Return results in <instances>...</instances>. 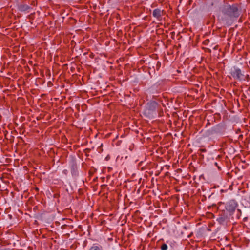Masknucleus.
Here are the masks:
<instances>
[{
  "instance_id": "f257e3e1",
  "label": "nucleus",
  "mask_w": 250,
  "mask_h": 250,
  "mask_svg": "<svg viewBox=\"0 0 250 250\" xmlns=\"http://www.w3.org/2000/svg\"><path fill=\"white\" fill-rule=\"evenodd\" d=\"M221 12L222 15L220 14L219 18L226 22L229 20L232 21L234 18L238 17L239 15V11L235 4H224L222 7Z\"/></svg>"
},
{
  "instance_id": "f03ea898",
  "label": "nucleus",
  "mask_w": 250,
  "mask_h": 250,
  "mask_svg": "<svg viewBox=\"0 0 250 250\" xmlns=\"http://www.w3.org/2000/svg\"><path fill=\"white\" fill-rule=\"evenodd\" d=\"M158 107V104L155 101H150L146 105L144 111V114L146 117L152 118L156 116V109Z\"/></svg>"
},
{
  "instance_id": "7ed1b4c3",
  "label": "nucleus",
  "mask_w": 250,
  "mask_h": 250,
  "mask_svg": "<svg viewBox=\"0 0 250 250\" xmlns=\"http://www.w3.org/2000/svg\"><path fill=\"white\" fill-rule=\"evenodd\" d=\"M231 75L234 79L240 81H246L249 77L248 75H245L241 70L237 67H233L231 69Z\"/></svg>"
},
{
  "instance_id": "20e7f679",
  "label": "nucleus",
  "mask_w": 250,
  "mask_h": 250,
  "mask_svg": "<svg viewBox=\"0 0 250 250\" xmlns=\"http://www.w3.org/2000/svg\"><path fill=\"white\" fill-rule=\"evenodd\" d=\"M237 206V202L234 200H231L226 203L225 208L228 212L232 213L235 211Z\"/></svg>"
},
{
  "instance_id": "39448f33",
  "label": "nucleus",
  "mask_w": 250,
  "mask_h": 250,
  "mask_svg": "<svg viewBox=\"0 0 250 250\" xmlns=\"http://www.w3.org/2000/svg\"><path fill=\"white\" fill-rule=\"evenodd\" d=\"M18 9L19 11L25 13H28L30 12L31 9V7L26 4H21L18 6Z\"/></svg>"
},
{
  "instance_id": "423d86ee",
  "label": "nucleus",
  "mask_w": 250,
  "mask_h": 250,
  "mask_svg": "<svg viewBox=\"0 0 250 250\" xmlns=\"http://www.w3.org/2000/svg\"><path fill=\"white\" fill-rule=\"evenodd\" d=\"M161 11L159 9H155L153 12V16L159 19L161 16Z\"/></svg>"
},
{
  "instance_id": "0eeeda50",
  "label": "nucleus",
  "mask_w": 250,
  "mask_h": 250,
  "mask_svg": "<svg viewBox=\"0 0 250 250\" xmlns=\"http://www.w3.org/2000/svg\"><path fill=\"white\" fill-rule=\"evenodd\" d=\"M89 250H103L102 247L98 245L94 244Z\"/></svg>"
},
{
  "instance_id": "6e6552de",
  "label": "nucleus",
  "mask_w": 250,
  "mask_h": 250,
  "mask_svg": "<svg viewBox=\"0 0 250 250\" xmlns=\"http://www.w3.org/2000/svg\"><path fill=\"white\" fill-rule=\"evenodd\" d=\"M167 246L166 244H163L161 248V250H167Z\"/></svg>"
},
{
  "instance_id": "1a4fd4ad",
  "label": "nucleus",
  "mask_w": 250,
  "mask_h": 250,
  "mask_svg": "<svg viewBox=\"0 0 250 250\" xmlns=\"http://www.w3.org/2000/svg\"><path fill=\"white\" fill-rule=\"evenodd\" d=\"M249 200H250V196H249Z\"/></svg>"
}]
</instances>
